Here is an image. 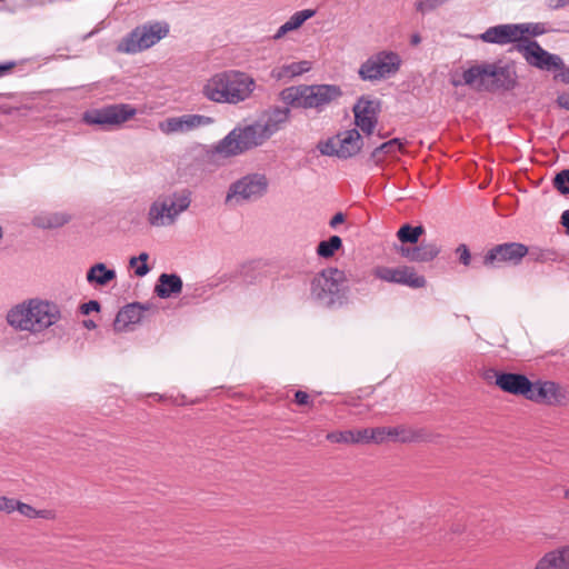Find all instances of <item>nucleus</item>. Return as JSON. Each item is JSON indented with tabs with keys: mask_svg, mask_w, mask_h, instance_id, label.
I'll use <instances>...</instances> for the list:
<instances>
[{
	"mask_svg": "<svg viewBox=\"0 0 569 569\" xmlns=\"http://www.w3.org/2000/svg\"><path fill=\"white\" fill-rule=\"evenodd\" d=\"M462 79L465 84L479 92L506 93L519 86L517 64L511 59L476 63L463 71Z\"/></svg>",
	"mask_w": 569,
	"mask_h": 569,
	"instance_id": "f257e3e1",
	"label": "nucleus"
},
{
	"mask_svg": "<svg viewBox=\"0 0 569 569\" xmlns=\"http://www.w3.org/2000/svg\"><path fill=\"white\" fill-rule=\"evenodd\" d=\"M254 79L246 72L227 70L212 76L203 86L202 94L210 101L237 104L250 98Z\"/></svg>",
	"mask_w": 569,
	"mask_h": 569,
	"instance_id": "f03ea898",
	"label": "nucleus"
},
{
	"mask_svg": "<svg viewBox=\"0 0 569 569\" xmlns=\"http://www.w3.org/2000/svg\"><path fill=\"white\" fill-rule=\"evenodd\" d=\"M60 318L61 312L57 303L37 298L12 307L7 315L8 323L16 330L33 333L48 329Z\"/></svg>",
	"mask_w": 569,
	"mask_h": 569,
	"instance_id": "7ed1b4c3",
	"label": "nucleus"
},
{
	"mask_svg": "<svg viewBox=\"0 0 569 569\" xmlns=\"http://www.w3.org/2000/svg\"><path fill=\"white\" fill-rule=\"evenodd\" d=\"M342 94L338 84H299L281 90L280 99L292 108L316 109L321 112Z\"/></svg>",
	"mask_w": 569,
	"mask_h": 569,
	"instance_id": "20e7f679",
	"label": "nucleus"
},
{
	"mask_svg": "<svg viewBox=\"0 0 569 569\" xmlns=\"http://www.w3.org/2000/svg\"><path fill=\"white\" fill-rule=\"evenodd\" d=\"M345 271L327 268L317 273L311 281V296L327 308L341 307L348 301V288Z\"/></svg>",
	"mask_w": 569,
	"mask_h": 569,
	"instance_id": "39448f33",
	"label": "nucleus"
},
{
	"mask_svg": "<svg viewBox=\"0 0 569 569\" xmlns=\"http://www.w3.org/2000/svg\"><path fill=\"white\" fill-rule=\"evenodd\" d=\"M270 138L261 121L231 130L214 147L217 153L226 157L241 154L248 150L263 144Z\"/></svg>",
	"mask_w": 569,
	"mask_h": 569,
	"instance_id": "423d86ee",
	"label": "nucleus"
},
{
	"mask_svg": "<svg viewBox=\"0 0 569 569\" xmlns=\"http://www.w3.org/2000/svg\"><path fill=\"white\" fill-rule=\"evenodd\" d=\"M168 32V26H161L158 22L138 26L121 39L117 46V51L123 53H137L147 50L164 38Z\"/></svg>",
	"mask_w": 569,
	"mask_h": 569,
	"instance_id": "0eeeda50",
	"label": "nucleus"
},
{
	"mask_svg": "<svg viewBox=\"0 0 569 569\" xmlns=\"http://www.w3.org/2000/svg\"><path fill=\"white\" fill-rule=\"evenodd\" d=\"M401 66V58L395 51L382 50L361 63L358 74L363 81H377L395 76Z\"/></svg>",
	"mask_w": 569,
	"mask_h": 569,
	"instance_id": "6e6552de",
	"label": "nucleus"
},
{
	"mask_svg": "<svg viewBox=\"0 0 569 569\" xmlns=\"http://www.w3.org/2000/svg\"><path fill=\"white\" fill-rule=\"evenodd\" d=\"M528 47L526 62L538 70L555 72L553 80L569 84V67H566L562 58L543 49L539 42Z\"/></svg>",
	"mask_w": 569,
	"mask_h": 569,
	"instance_id": "1a4fd4ad",
	"label": "nucleus"
},
{
	"mask_svg": "<svg viewBox=\"0 0 569 569\" xmlns=\"http://www.w3.org/2000/svg\"><path fill=\"white\" fill-rule=\"evenodd\" d=\"M137 114V109L128 103L108 104L87 110L82 120L89 126L118 127Z\"/></svg>",
	"mask_w": 569,
	"mask_h": 569,
	"instance_id": "9d476101",
	"label": "nucleus"
},
{
	"mask_svg": "<svg viewBox=\"0 0 569 569\" xmlns=\"http://www.w3.org/2000/svg\"><path fill=\"white\" fill-rule=\"evenodd\" d=\"M190 206V191L182 190L174 192L172 196L164 197L163 199L156 200L148 213V220L152 226L163 224L162 219L167 217L170 222H173L176 217L188 209Z\"/></svg>",
	"mask_w": 569,
	"mask_h": 569,
	"instance_id": "9b49d317",
	"label": "nucleus"
},
{
	"mask_svg": "<svg viewBox=\"0 0 569 569\" xmlns=\"http://www.w3.org/2000/svg\"><path fill=\"white\" fill-rule=\"evenodd\" d=\"M479 38L486 43L499 46L516 43L513 49L521 53L525 60L528 47H531L530 44L537 42L530 38H521L520 27L513 23L490 27L481 33Z\"/></svg>",
	"mask_w": 569,
	"mask_h": 569,
	"instance_id": "f8f14e48",
	"label": "nucleus"
},
{
	"mask_svg": "<svg viewBox=\"0 0 569 569\" xmlns=\"http://www.w3.org/2000/svg\"><path fill=\"white\" fill-rule=\"evenodd\" d=\"M482 378L488 383H495L503 392L522 396L527 400L531 393V387H533L532 381L523 373L505 372L495 368L486 369Z\"/></svg>",
	"mask_w": 569,
	"mask_h": 569,
	"instance_id": "ddd939ff",
	"label": "nucleus"
},
{
	"mask_svg": "<svg viewBox=\"0 0 569 569\" xmlns=\"http://www.w3.org/2000/svg\"><path fill=\"white\" fill-rule=\"evenodd\" d=\"M529 253V248L521 242H505L490 248L482 257L486 268L495 269L502 264L519 266Z\"/></svg>",
	"mask_w": 569,
	"mask_h": 569,
	"instance_id": "4468645a",
	"label": "nucleus"
},
{
	"mask_svg": "<svg viewBox=\"0 0 569 569\" xmlns=\"http://www.w3.org/2000/svg\"><path fill=\"white\" fill-rule=\"evenodd\" d=\"M268 189V179L264 174L250 173L230 184L226 200H254L261 198Z\"/></svg>",
	"mask_w": 569,
	"mask_h": 569,
	"instance_id": "2eb2a0df",
	"label": "nucleus"
},
{
	"mask_svg": "<svg viewBox=\"0 0 569 569\" xmlns=\"http://www.w3.org/2000/svg\"><path fill=\"white\" fill-rule=\"evenodd\" d=\"M532 383L528 400L552 407L566 406L569 402V392L560 383L551 380H537Z\"/></svg>",
	"mask_w": 569,
	"mask_h": 569,
	"instance_id": "dca6fc26",
	"label": "nucleus"
},
{
	"mask_svg": "<svg viewBox=\"0 0 569 569\" xmlns=\"http://www.w3.org/2000/svg\"><path fill=\"white\" fill-rule=\"evenodd\" d=\"M352 112L356 126L367 136H371L381 112V101L371 99L369 96H361L355 103Z\"/></svg>",
	"mask_w": 569,
	"mask_h": 569,
	"instance_id": "f3484780",
	"label": "nucleus"
},
{
	"mask_svg": "<svg viewBox=\"0 0 569 569\" xmlns=\"http://www.w3.org/2000/svg\"><path fill=\"white\" fill-rule=\"evenodd\" d=\"M156 311L150 303L131 302L123 306L117 313L113 321V330L116 332L124 331L129 325L139 323L143 318L144 311Z\"/></svg>",
	"mask_w": 569,
	"mask_h": 569,
	"instance_id": "a211bd4d",
	"label": "nucleus"
},
{
	"mask_svg": "<svg viewBox=\"0 0 569 569\" xmlns=\"http://www.w3.org/2000/svg\"><path fill=\"white\" fill-rule=\"evenodd\" d=\"M213 122L210 117L201 114H184L181 117L168 118L166 121L160 122L159 127L162 132L169 134L173 132H186L193 128L207 126Z\"/></svg>",
	"mask_w": 569,
	"mask_h": 569,
	"instance_id": "6ab92c4d",
	"label": "nucleus"
},
{
	"mask_svg": "<svg viewBox=\"0 0 569 569\" xmlns=\"http://www.w3.org/2000/svg\"><path fill=\"white\" fill-rule=\"evenodd\" d=\"M339 159H349L358 154L363 147V139L357 129L337 134Z\"/></svg>",
	"mask_w": 569,
	"mask_h": 569,
	"instance_id": "aec40b11",
	"label": "nucleus"
},
{
	"mask_svg": "<svg viewBox=\"0 0 569 569\" xmlns=\"http://www.w3.org/2000/svg\"><path fill=\"white\" fill-rule=\"evenodd\" d=\"M535 569H569V545L546 552Z\"/></svg>",
	"mask_w": 569,
	"mask_h": 569,
	"instance_id": "412c9836",
	"label": "nucleus"
},
{
	"mask_svg": "<svg viewBox=\"0 0 569 569\" xmlns=\"http://www.w3.org/2000/svg\"><path fill=\"white\" fill-rule=\"evenodd\" d=\"M182 279L177 273H161L154 286V293L161 299H168L182 291Z\"/></svg>",
	"mask_w": 569,
	"mask_h": 569,
	"instance_id": "4be33fe9",
	"label": "nucleus"
},
{
	"mask_svg": "<svg viewBox=\"0 0 569 569\" xmlns=\"http://www.w3.org/2000/svg\"><path fill=\"white\" fill-rule=\"evenodd\" d=\"M398 152H405V142L399 138H393L376 147L371 151L368 162L379 166L388 156H395Z\"/></svg>",
	"mask_w": 569,
	"mask_h": 569,
	"instance_id": "5701e85b",
	"label": "nucleus"
},
{
	"mask_svg": "<svg viewBox=\"0 0 569 569\" xmlns=\"http://www.w3.org/2000/svg\"><path fill=\"white\" fill-rule=\"evenodd\" d=\"M290 106L287 104V107H273L266 111L264 117L267 118L266 121L262 123L264 127V130L269 136L271 137L273 133H276L278 130H280L281 126L289 121L291 111Z\"/></svg>",
	"mask_w": 569,
	"mask_h": 569,
	"instance_id": "b1692460",
	"label": "nucleus"
},
{
	"mask_svg": "<svg viewBox=\"0 0 569 569\" xmlns=\"http://www.w3.org/2000/svg\"><path fill=\"white\" fill-rule=\"evenodd\" d=\"M391 440L402 443L427 441L429 433L425 429H411L403 426L391 427Z\"/></svg>",
	"mask_w": 569,
	"mask_h": 569,
	"instance_id": "393cba45",
	"label": "nucleus"
},
{
	"mask_svg": "<svg viewBox=\"0 0 569 569\" xmlns=\"http://www.w3.org/2000/svg\"><path fill=\"white\" fill-rule=\"evenodd\" d=\"M117 274L113 269H109L103 262H98L90 267L87 272V281L91 284L107 286Z\"/></svg>",
	"mask_w": 569,
	"mask_h": 569,
	"instance_id": "a878e982",
	"label": "nucleus"
},
{
	"mask_svg": "<svg viewBox=\"0 0 569 569\" xmlns=\"http://www.w3.org/2000/svg\"><path fill=\"white\" fill-rule=\"evenodd\" d=\"M316 14V11L312 9H306L296 12L287 22H284L273 36L274 39H280L287 32L296 30L300 28L305 21L312 18Z\"/></svg>",
	"mask_w": 569,
	"mask_h": 569,
	"instance_id": "bb28decb",
	"label": "nucleus"
},
{
	"mask_svg": "<svg viewBox=\"0 0 569 569\" xmlns=\"http://www.w3.org/2000/svg\"><path fill=\"white\" fill-rule=\"evenodd\" d=\"M441 252V247L433 242L422 240L415 246L413 262H430Z\"/></svg>",
	"mask_w": 569,
	"mask_h": 569,
	"instance_id": "cd10ccee",
	"label": "nucleus"
},
{
	"mask_svg": "<svg viewBox=\"0 0 569 569\" xmlns=\"http://www.w3.org/2000/svg\"><path fill=\"white\" fill-rule=\"evenodd\" d=\"M426 229L422 224L419 226H411L409 223L402 224L398 231H397V238L399 241L403 244H417L419 241V238L425 234Z\"/></svg>",
	"mask_w": 569,
	"mask_h": 569,
	"instance_id": "c85d7f7f",
	"label": "nucleus"
},
{
	"mask_svg": "<svg viewBox=\"0 0 569 569\" xmlns=\"http://www.w3.org/2000/svg\"><path fill=\"white\" fill-rule=\"evenodd\" d=\"M403 272H406L405 266L398 268L378 266L372 270L376 278L397 284H401V278L405 276Z\"/></svg>",
	"mask_w": 569,
	"mask_h": 569,
	"instance_id": "c756f323",
	"label": "nucleus"
},
{
	"mask_svg": "<svg viewBox=\"0 0 569 569\" xmlns=\"http://www.w3.org/2000/svg\"><path fill=\"white\" fill-rule=\"evenodd\" d=\"M341 248L342 239L339 236H331L329 239L320 241L316 251L320 258L329 259Z\"/></svg>",
	"mask_w": 569,
	"mask_h": 569,
	"instance_id": "7c9ffc66",
	"label": "nucleus"
},
{
	"mask_svg": "<svg viewBox=\"0 0 569 569\" xmlns=\"http://www.w3.org/2000/svg\"><path fill=\"white\" fill-rule=\"evenodd\" d=\"M70 217L64 213H49L46 216L37 217L34 222L38 227L43 229L60 228L68 223Z\"/></svg>",
	"mask_w": 569,
	"mask_h": 569,
	"instance_id": "2f4dec72",
	"label": "nucleus"
},
{
	"mask_svg": "<svg viewBox=\"0 0 569 569\" xmlns=\"http://www.w3.org/2000/svg\"><path fill=\"white\" fill-rule=\"evenodd\" d=\"M406 272H403V277L401 278V284L410 287L412 289L425 288L427 284V280L423 276L418 274L415 271L413 267L405 266Z\"/></svg>",
	"mask_w": 569,
	"mask_h": 569,
	"instance_id": "473e14b6",
	"label": "nucleus"
},
{
	"mask_svg": "<svg viewBox=\"0 0 569 569\" xmlns=\"http://www.w3.org/2000/svg\"><path fill=\"white\" fill-rule=\"evenodd\" d=\"M552 186L560 194H569V169L557 172L552 179Z\"/></svg>",
	"mask_w": 569,
	"mask_h": 569,
	"instance_id": "72a5a7b5",
	"label": "nucleus"
},
{
	"mask_svg": "<svg viewBox=\"0 0 569 569\" xmlns=\"http://www.w3.org/2000/svg\"><path fill=\"white\" fill-rule=\"evenodd\" d=\"M311 69V62L302 60L282 67V73L289 77L300 76Z\"/></svg>",
	"mask_w": 569,
	"mask_h": 569,
	"instance_id": "f704fd0d",
	"label": "nucleus"
},
{
	"mask_svg": "<svg viewBox=\"0 0 569 569\" xmlns=\"http://www.w3.org/2000/svg\"><path fill=\"white\" fill-rule=\"evenodd\" d=\"M326 439L332 443H355L353 430L328 432Z\"/></svg>",
	"mask_w": 569,
	"mask_h": 569,
	"instance_id": "c9c22d12",
	"label": "nucleus"
},
{
	"mask_svg": "<svg viewBox=\"0 0 569 569\" xmlns=\"http://www.w3.org/2000/svg\"><path fill=\"white\" fill-rule=\"evenodd\" d=\"M527 256L531 261L545 263L548 261H555L557 253L552 250L536 249L531 251L529 250V253Z\"/></svg>",
	"mask_w": 569,
	"mask_h": 569,
	"instance_id": "e433bc0d",
	"label": "nucleus"
},
{
	"mask_svg": "<svg viewBox=\"0 0 569 569\" xmlns=\"http://www.w3.org/2000/svg\"><path fill=\"white\" fill-rule=\"evenodd\" d=\"M318 149L325 156H335L339 158L337 134L326 141H320L318 143Z\"/></svg>",
	"mask_w": 569,
	"mask_h": 569,
	"instance_id": "4c0bfd02",
	"label": "nucleus"
},
{
	"mask_svg": "<svg viewBox=\"0 0 569 569\" xmlns=\"http://www.w3.org/2000/svg\"><path fill=\"white\" fill-rule=\"evenodd\" d=\"M517 26L520 27L521 38L538 37L546 31L541 23H519Z\"/></svg>",
	"mask_w": 569,
	"mask_h": 569,
	"instance_id": "58836bf2",
	"label": "nucleus"
},
{
	"mask_svg": "<svg viewBox=\"0 0 569 569\" xmlns=\"http://www.w3.org/2000/svg\"><path fill=\"white\" fill-rule=\"evenodd\" d=\"M391 427H377L370 429L371 442L382 443L386 440H391Z\"/></svg>",
	"mask_w": 569,
	"mask_h": 569,
	"instance_id": "ea45409f",
	"label": "nucleus"
},
{
	"mask_svg": "<svg viewBox=\"0 0 569 569\" xmlns=\"http://www.w3.org/2000/svg\"><path fill=\"white\" fill-rule=\"evenodd\" d=\"M455 253L458 257V261L463 267H470L471 266V252L469 247L466 243H460L456 249Z\"/></svg>",
	"mask_w": 569,
	"mask_h": 569,
	"instance_id": "a19ab883",
	"label": "nucleus"
},
{
	"mask_svg": "<svg viewBox=\"0 0 569 569\" xmlns=\"http://www.w3.org/2000/svg\"><path fill=\"white\" fill-rule=\"evenodd\" d=\"M137 258L138 261H141V264L134 269V273L137 277H144L150 271V268L147 264L149 254L147 252H141Z\"/></svg>",
	"mask_w": 569,
	"mask_h": 569,
	"instance_id": "79ce46f5",
	"label": "nucleus"
},
{
	"mask_svg": "<svg viewBox=\"0 0 569 569\" xmlns=\"http://www.w3.org/2000/svg\"><path fill=\"white\" fill-rule=\"evenodd\" d=\"M298 406H307L312 408L315 406L313 400L311 399L310 395L302 390H297L295 392V400Z\"/></svg>",
	"mask_w": 569,
	"mask_h": 569,
	"instance_id": "37998d69",
	"label": "nucleus"
},
{
	"mask_svg": "<svg viewBox=\"0 0 569 569\" xmlns=\"http://www.w3.org/2000/svg\"><path fill=\"white\" fill-rule=\"evenodd\" d=\"M370 429L371 428L353 430L355 443H371Z\"/></svg>",
	"mask_w": 569,
	"mask_h": 569,
	"instance_id": "c03bdc74",
	"label": "nucleus"
},
{
	"mask_svg": "<svg viewBox=\"0 0 569 569\" xmlns=\"http://www.w3.org/2000/svg\"><path fill=\"white\" fill-rule=\"evenodd\" d=\"M101 309V305L98 300H89L88 302H84L80 305L79 311L81 315L87 316L90 312H99Z\"/></svg>",
	"mask_w": 569,
	"mask_h": 569,
	"instance_id": "a18cd8bd",
	"label": "nucleus"
},
{
	"mask_svg": "<svg viewBox=\"0 0 569 569\" xmlns=\"http://www.w3.org/2000/svg\"><path fill=\"white\" fill-rule=\"evenodd\" d=\"M16 507L17 510L27 518L33 519L36 518V515H38L36 508L19 500L18 503H16Z\"/></svg>",
	"mask_w": 569,
	"mask_h": 569,
	"instance_id": "49530a36",
	"label": "nucleus"
},
{
	"mask_svg": "<svg viewBox=\"0 0 569 569\" xmlns=\"http://www.w3.org/2000/svg\"><path fill=\"white\" fill-rule=\"evenodd\" d=\"M16 503H18V500L13 498L0 497V511L11 513L17 510Z\"/></svg>",
	"mask_w": 569,
	"mask_h": 569,
	"instance_id": "de8ad7c7",
	"label": "nucleus"
},
{
	"mask_svg": "<svg viewBox=\"0 0 569 569\" xmlns=\"http://www.w3.org/2000/svg\"><path fill=\"white\" fill-rule=\"evenodd\" d=\"M397 252L402 257L408 259L409 261L413 262V256H415V246H405L401 243V246L396 247Z\"/></svg>",
	"mask_w": 569,
	"mask_h": 569,
	"instance_id": "09e8293b",
	"label": "nucleus"
},
{
	"mask_svg": "<svg viewBox=\"0 0 569 569\" xmlns=\"http://www.w3.org/2000/svg\"><path fill=\"white\" fill-rule=\"evenodd\" d=\"M37 513L38 515H36V518H42L47 520H54L57 517L56 511L51 509L37 510Z\"/></svg>",
	"mask_w": 569,
	"mask_h": 569,
	"instance_id": "8fccbe9b",
	"label": "nucleus"
},
{
	"mask_svg": "<svg viewBox=\"0 0 569 569\" xmlns=\"http://www.w3.org/2000/svg\"><path fill=\"white\" fill-rule=\"evenodd\" d=\"M346 221V214L343 212H337L329 221L331 228H337L339 224Z\"/></svg>",
	"mask_w": 569,
	"mask_h": 569,
	"instance_id": "3c124183",
	"label": "nucleus"
},
{
	"mask_svg": "<svg viewBox=\"0 0 569 569\" xmlns=\"http://www.w3.org/2000/svg\"><path fill=\"white\" fill-rule=\"evenodd\" d=\"M569 4V0H548V7L552 10L563 8Z\"/></svg>",
	"mask_w": 569,
	"mask_h": 569,
	"instance_id": "603ef678",
	"label": "nucleus"
},
{
	"mask_svg": "<svg viewBox=\"0 0 569 569\" xmlns=\"http://www.w3.org/2000/svg\"><path fill=\"white\" fill-rule=\"evenodd\" d=\"M16 62L14 61H9V62H4V63H0V77L7 74L8 72H10L14 67H16Z\"/></svg>",
	"mask_w": 569,
	"mask_h": 569,
	"instance_id": "864d4df0",
	"label": "nucleus"
},
{
	"mask_svg": "<svg viewBox=\"0 0 569 569\" xmlns=\"http://www.w3.org/2000/svg\"><path fill=\"white\" fill-rule=\"evenodd\" d=\"M557 103L559 107L569 110V94H560L557 98Z\"/></svg>",
	"mask_w": 569,
	"mask_h": 569,
	"instance_id": "5fc2aeb1",
	"label": "nucleus"
},
{
	"mask_svg": "<svg viewBox=\"0 0 569 569\" xmlns=\"http://www.w3.org/2000/svg\"><path fill=\"white\" fill-rule=\"evenodd\" d=\"M560 223L565 227L566 233L569 234V209L562 212Z\"/></svg>",
	"mask_w": 569,
	"mask_h": 569,
	"instance_id": "6e6d98bb",
	"label": "nucleus"
},
{
	"mask_svg": "<svg viewBox=\"0 0 569 569\" xmlns=\"http://www.w3.org/2000/svg\"><path fill=\"white\" fill-rule=\"evenodd\" d=\"M82 326L89 330L96 329L97 323L92 319H87L82 321Z\"/></svg>",
	"mask_w": 569,
	"mask_h": 569,
	"instance_id": "4d7b16f0",
	"label": "nucleus"
},
{
	"mask_svg": "<svg viewBox=\"0 0 569 569\" xmlns=\"http://www.w3.org/2000/svg\"><path fill=\"white\" fill-rule=\"evenodd\" d=\"M420 42H421V37H420V34L415 33V34H412V36H411L410 43H411L412 46H417V44H419Z\"/></svg>",
	"mask_w": 569,
	"mask_h": 569,
	"instance_id": "13d9d810",
	"label": "nucleus"
},
{
	"mask_svg": "<svg viewBox=\"0 0 569 569\" xmlns=\"http://www.w3.org/2000/svg\"><path fill=\"white\" fill-rule=\"evenodd\" d=\"M463 529H465V527H463L462 525H457V526H455V527L452 528V531H453L455 533H460V532H462V531H463Z\"/></svg>",
	"mask_w": 569,
	"mask_h": 569,
	"instance_id": "bf43d9fd",
	"label": "nucleus"
},
{
	"mask_svg": "<svg viewBox=\"0 0 569 569\" xmlns=\"http://www.w3.org/2000/svg\"><path fill=\"white\" fill-rule=\"evenodd\" d=\"M138 262V258L137 257H131L130 260H129V264L130 267H134Z\"/></svg>",
	"mask_w": 569,
	"mask_h": 569,
	"instance_id": "052dcab7",
	"label": "nucleus"
},
{
	"mask_svg": "<svg viewBox=\"0 0 569 569\" xmlns=\"http://www.w3.org/2000/svg\"><path fill=\"white\" fill-rule=\"evenodd\" d=\"M565 498L569 500V488L565 490Z\"/></svg>",
	"mask_w": 569,
	"mask_h": 569,
	"instance_id": "680f3d73",
	"label": "nucleus"
},
{
	"mask_svg": "<svg viewBox=\"0 0 569 569\" xmlns=\"http://www.w3.org/2000/svg\"><path fill=\"white\" fill-rule=\"evenodd\" d=\"M2 227L0 226V239L2 238Z\"/></svg>",
	"mask_w": 569,
	"mask_h": 569,
	"instance_id": "e2e57ef3",
	"label": "nucleus"
},
{
	"mask_svg": "<svg viewBox=\"0 0 569 569\" xmlns=\"http://www.w3.org/2000/svg\"><path fill=\"white\" fill-rule=\"evenodd\" d=\"M387 136H388V134H381V133H379V137H380V138H386Z\"/></svg>",
	"mask_w": 569,
	"mask_h": 569,
	"instance_id": "0e129e2a",
	"label": "nucleus"
}]
</instances>
